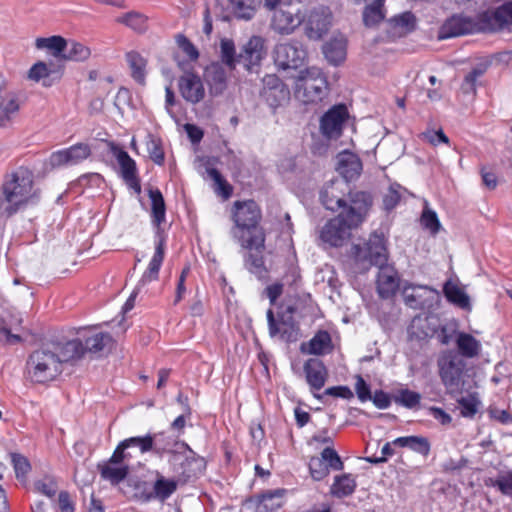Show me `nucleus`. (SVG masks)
Instances as JSON below:
<instances>
[{
	"label": "nucleus",
	"mask_w": 512,
	"mask_h": 512,
	"mask_svg": "<svg viewBox=\"0 0 512 512\" xmlns=\"http://www.w3.org/2000/svg\"><path fill=\"white\" fill-rule=\"evenodd\" d=\"M181 96L191 104H197L205 97L201 78L194 73H185L178 81Z\"/></svg>",
	"instance_id": "6ab92c4d"
},
{
	"label": "nucleus",
	"mask_w": 512,
	"mask_h": 512,
	"mask_svg": "<svg viewBox=\"0 0 512 512\" xmlns=\"http://www.w3.org/2000/svg\"><path fill=\"white\" fill-rule=\"evenodd\" d=\"M492 485L506 496L512 498V470L500 473Z\"/></svg>",
	"instance_id": "5fc2aeb1"
},
{
	"label": "nucleus",
	"mask_w": 512,
	"mask_h": 512,
	"mask_svg": "<svg viewBox=\"0 0 512 512\" xmlns=\"http://www.w3.org/2000/svg\"><path fill=\"white\" fill-rule=\"evenodd\" d=\"M35 46L37 49L49 50L53 56L59 57L68 47V42L62 36L54 35L51 37L37 38Z\"/></svg>",
	"instance_id": "a19ab883"
},
{
	"label": "nucleus",
	"mask_w": 512,
	"mask_h": 512,
	"mask_svg": "<svg viewBox=\"0 0 512 512\" xmlns=\"http://www.w3.org/2000/svg\"><path fill=\"white\" fill-rule=\"evenodd\" d=\"M29 379L34 383L53 381L62 373L60 361L49 346L42 347L30 354L26 364Z\"/></svg>",
	"instance_id": "6e6552de"
},
{
	"label": "nucleus",
	"mask_w": 512,
	"mask_h": 512,
	"mask_svg": "<svg viewBox=\"0 0 512 512\" xmlns=\"http://www.w3.org/2000/svg\"><path fill=\"white\" fill-rule=\"evenodd\" d=\"M261 96L273 109L285 105L290 100V91L286 84L275 74L263 77Z\"/></svg>",
	"instance_id": "ddd939ff"
},
{
	"label": "nucleus",
	"mask_w": 512,
	"mask_h": 512,
	"mask_svg": "<svg viewBox=\"0 0 512 512\" xmlns=\"http://www.w3.org/2000/svg\"><path fill=\"white\" fill-rule=\"evenodd\" d=\"M439 376L446 392L453 398L466 391L465 361L454 352L443 353L437 361Z\"/></svg>",
	"instance_id": "1a4fd4ad"
},
{
	"label": "nucleus",
	"mask_w": 512,
	"mask_h": 512,
	"mask_svg": "<svg viewBox=\"0 0 512 512\" xmlns=\"http://www.w3.org/2000/svg\"><path fill=\"white\" fill-rule=\"evenodd\" d=\"M309 471L311 477L315 481H321L326 478L330 471L328 466L325 465L323 460L320 457H312L309 461Z\"/></svg>",
	"instance_id": "864d4df0"
},
{
	"label": "nucleus",
	"mask_w": 512,
	"mask_h": 512,
	"mask_svg": "<svg viewBox=\"0 0 512 512\" xmlns=\"http://www.w3.org/2000/svg\"><path fill=\"white\" fill-rule=\"evenodd\" d=\"M132 78L139 84L145 83L146 78V59L136 51L127 52L125 55Z\"/></svg>",
	"instance_id": "c9c22d12"
},
{
	"label": "nucleus",
	"mask_w": 512,
	"mask_h": 512,
	"mask_svg": "<svg viewBox=\"0 0 512 512\" xmlns=\"http://www.w3.org/2000/svg\"><path fill=\"white\" fill-rule=\"evenodd\" d=\"M11 461L18 479L24 478L31 469L28 459L21 454L12 453Z\"/></svg>",
	"instance_id": "13d9d810"
},
{
	"label": "nucleus",
	"mask_w": 512,
	"mask_h": 512,
	"mask_svg": "<svg viewBox=\"0 0 512 512\" xmlns=\"http://www.w3.org/2000/svg\"><path fill=\"white\" fill-rule=\"evenodd\" d=\"M39 194V189L34 185L33 173L20 167L5 176L0 188V211L12 215L27 205L35 204Z\"/></svg>",
	"instance_id": "20e7f679"
},
{
	"label": "nucleus",
	"mask_w": 512,
	"mask_h": 512,
	"mask_svg": "<svg viewBox=\"0 0 512 512\" xmlns=\"http://www.w3.org/2000/svg\"><path fill=\"white\" fill-rule=\"evenodd\" d=\"M68 46L67 53L63 55L67 60L85 61L91 55L90 48L80 42L70 41L68 42Z\"/></svg>",
	"instance_id": "09e8293b"
},
{
	"label": "nucleus",
	"mask_w": 512,
	"mask_h": 512,
	"mask_svg": "<svg viewBox=\"0 0 512 512\" xmlns=\"http://www.w3.org/2000/svg\"><path fill=\"white\" fill-rule=\"evenodd\" d=\"M116 22L126 25L136 32H143L147 28V19L138 12H128L116 18Z\"/></svg>",
	"instance_id": "a18cd8bd"
},
{
	"label": "nucleus",
	"mask_w": 512,
	"mask_h": 512,
	"mask_svg": "<svg viewBox=\"0 0 512 512\" xmlns=\"http://www.w3.org/2000/svg\"><path fill=\"white\" fill-rule=\"evenodd\" d=\"M457 348L460 354L466 358H474L479 355L481 343L471 334L461 332L456 339Z\"/></svg>",
	"instance_id": "4c0bfd02"
},
{
	"label": "nucleus",
	"mask_w": 512,
	"mask_h": 512,
	"mask_svg": "<svg viewBox=\"0 0 512 512\" xmlns=\"http://www.w3.org/2000/svg\"><path fill=\"white\" fill-rule=\"evenodd\" d=\"M307 53L298 41H289L275 45L273 60L279 70H296L301 67Z\"/></svg>",
	"instance_id": "9b49d317"
},
{
	"label": "nucleus",
	"mask_w": 512,
	"mask_h": 512,
	"mask_svg": "<svg viewBox=\"0 0 512 512\" xmlns=\"http://www.w3.org/2000/svg\"><path fill=\"white\" fill-rule=\"evenodd\" d=\"M35 488L41 494L51 498L55 496L58 490L57 483L52 478H45L35 483Z\"/></svg>",
	"instance_id": "e2e57ef3"
},
{
	"label": "nucleus",
	"mask_w": 512,
	"mask_h": 512,
	"mask_svg": "<svg viewBox=\"0 0 512 512\" xmlns=\"http://www.w3.org/2000/svg\"><path fill=\"white\" fill-rule=\"evenodd\" d=\"M369 400H371L378 409H387L391 405L390 395L383 390H376Z\"/></svg>",
	"instance_id": "774afa93"
},
{
	"label": "nucleus",
	"mask_w": 512,
	"mask_h": 512,
	"mask_svg": "<svg viewBox=\"0 0 512 512\" xmlns=\"http://www.w3.org/2000/svg\"><path fill=\"white\" fill-rule=\"evenodd\" d=\"M265 247L260 251L249 250L244 256L245 268L258 279H263L267 275V268L263 257Z\"/></svg>",
	"instance_id": "473e14b6"
},
{
	"label": "nucleus",
	"mask_w": 512,
	"mask_h": 512,
	"mask_svg": "<svg viewBox=\"0 0 512 512\" xmlns=\"http://www.w3.org/2000/svg\"><path fill=\"white\" fill-rule=\"evenodd\" d=\"M348 188L347 183L343 180H331L328 182L320 193V199L326 209L336 211L339 208L346 209V203L343 198L344 190Z\"/></svg>",
	"instance_id": "a211bd4d"
},
{
	"label": "nucleus",
	"mask_w": 512,
	"mask_h": 512,
	"mask_svg": "<svg viewBox=\"0 0 512 512\" xmlns=\"http://www.w3.org/2000/svg\"><path fill=\"white\" fill-rule=\"evenodd\" d=\"M262 214L254 200L236 201L232 208L234 227L232 237L247 250L260 251L264 248L266 235L259 226Z\"/></svg>",
	"instance_id": "f03ea898"
},
{
	"label": "nucleus",
	"mask_w": 512,
	"mask_h": 512,
	"mask_svg": "<svg viewBox=\"0 0 512 512\" xmlns=\"http://www.w3.org/2000/svg\"><path fill=\"white\" fill-rule=\"evenodd\" d=\"M486 71L485 65H479L472 69L470 73H468L464 79L462 84V89L465 93L475 92L476 81L479 77H481Z\"/></svg>",
	"instance_id": "6e6d98bb"
},
{
	"label": "nucleus",
	"mask_w": 512,
	"mask_h": 512,
	"mask_svg": "<svg viewBox=\"0 0 512 512\" xmlns=\"http://www.w3.org/2000/svg\"><path fill=\"white\" fill-rule=\"evenodd\" d=\"M371 206V198L365 192L350 196V205L335 218L328 221L320 231V238L331 246H341L350 236L351 230L360 225Z\"/></svg>",
	"instance_id": "7ed1b4c3"
},
{
	"label": "nucleus",
	"mask_w": 512,
	"mask_h": 512,
	"mask_svg": "<svg viewBox=\"0 0 512 512\" xmlns=\"http://www.w3.org/2000/svg\"><path fill=\"white\" fill-rule=\"evenodd\" d=\"M391 22L395 27L401 28L404 32L413 30L415 25V16L411 12H404L400 15L394 16Z\"/></svg>",
	"instance_id": "680f3d73"
},
{
	"label": "nucleus",
	"mask_w": 512,
	"mask_h": 512,
	"mask_svg": "<svg viewBox=\"0 0 512 512\" xmlns=\"http://www.w3.org/2000/svg\"><path fill=\"white\" fill-rule=\"evenodd\" d=\"M110 151L119 164L121 176L126 184L135 192L140 193L141 185L137 174L136 162L125 150L114 143L110 144Z\"/></svg>",
	"instance_id": "dca6fc26"
},
{
	"label": "nucleus",
	"mask_w": 512,
	"mask_h": 512,
	"mask_svg": "<svg viewBox=\"0 0 512 512\" xmlns=\"http://www.w3.org/2000/svg\"><path fill=\"white\" fill-rule=\"evenodd\" d=\"M176 43L189 60L195 61L199 57V52L193 43L184 35L179 34L176 37Z\"/></svg>",
	"instance_id": "052dcab7"
},
{
	"label": "nucleus",
	"mask_w": 512,
	"mask_h": 512,
	"mask_svg": "<svg viewBox=\"0 0 512 512\" xmlns=\"http://www.w3.org/2000/svg\"><path fill=\"white\" fill-rule=\"evenodd\" d=\"M220 53L222 62L230 69H235L236 65L240 63L239 54L236 55L235 44L233 40L223 38L220 41Z\"/></svg>",
	"instance_id": "79ce46f5"
},
{
	"label": "nucleus",
	"mask_w": 512,
	"mask_h": 512,
	"mask_svg": "<svg viewBox=\"0 0 512 512\" xmlns=\"http://www.w3.org/2000/svg\"><path fill=\"white\" fill-rule=\"evenodd\" d=\"M421 223L432 234H436L440 230V227H441V224L439 222L436 212H434L433 210H431L427 207L423 210V213L421 216Z\"/></svg>",
	"instance_id": "4d7b16f0"
},
{
	"label": "nucleus",
	"mask_w": 512,
	"mask_h": 512,
	"mask_svg": "<svg viewBox=\"0 0 512 512\" xmlns=\"http://www.w3.org/2000/svg\"><path fill=\"white\" fill-rule=\"evenodd\" d=\"M421 401V395L418 392L409 390V389H401L394 396V402L398 405H401L407 409H414L419 406Z\"/></svg>",
	"instance_id": "de8ad7c7"
},
{
	"label": "nucleus",
	"mask_w": 512,
	"mask_h": 512,
	"mask_svg": "<svg viewBox=\"0 0 512 512\" xmlns=\"http://www.w3.org/2000/svg\"><path fill=\"white\" fill-rule=\"evenodd\" d=\"M355 391L361 402H366L372 398L370 386L366 383L362 376H356Z\"/></svg>",
	"instance_id": "69168bd1"
},
{
	"label": "nucleus",
	"mask_w": 512,
	"mask_h": 512,
	"mask_svg": "<svg viewBox=\"0 0 512 512\" xmlns=\"http://www.w3.org/2000/svg\"><path fill=\"white\" fill-rule=\"evenodd\" d=\"M179 480L176 478H166L161 473L156 472V480L153 484V496L156 500L164 503L177 490Z\"/></svg>",
	"instance_id": "c756f323"
},
{
	"label": "nucleus",
	"mask_w": 512,
	"mask_h": 512,
	"mask_svg": "<svg viewBox=\"0 0 512 512\" xmlns=\"http://www.w3.org/2000/svg\"><path fill=\"white\" fill-rule=\"evenodd\" d=\"M320 458L323 460L325 465L328 466L329 471H341L344 468V463L337 453V451L332 448L331 446H328L323 449V451L320 454Z\"/></svg>",
	"instance_id": "3c124183"
},
{
	"label": "nucleus",
	"mask_w": 512,
	"mask_h": 512,
	"mask_svg": "<svg viewBox=\"0 0 512 512\" xmlns=\"http://www.w3.org/2000/svg\"><path fill=\"white\" fill-rule=\"evenodd\" d=\"M446 299L461 309L470 310V298L467 293L457 284L448 281L443 287Z\"/></svg>",
	"instance_id": "72a5a7b5"
},
{
	"label": "nucleus",
	"mask_w": 512,
	"mask_h": 512,
	"mask_svg": "<svg viewBox=\"0 0 512 512\" xmlns=\"http://www.w3.org/2000/svg\"><path fill=\"white\" fill-rule=\"evenodd\" d=\"M474 30V23L471 19L455 15L445 21L442 25L439 37L441 39H447L457 37L465 34L472 33Z\"/></svg>",
	"instance_id": "5701e85b"
},
{
	"label": "nucleus",
	"mask_w": 512,
	"mask_h": 512,
	"mask_svg": "<svg viewBox=\"0 0 512 512\" xmlns=\"http://www.w3.org/2000/svg\"><path fill=\"white\" fill-rule=\"evenodd\" d=\"M51 350L55 351L60 365L81 358L85 353L83 342L80 339H73L65 343H57L49 346Z\"/></svg>",
	"instance_id": "393cba45"
},
{
	"label": "nucleus",
	"mask_w": 512,
	"mask_h": 512,
	"mask_svg": "<svg viewBox=\"0 0 512 512\" xmlns=\"http://www.w3.org/2000/svg\"><path fill=\"white\" fill-rule=\"evenodd\" d=\"M356 486V479L352 474L336 475L330 487V494L336 498L348 497L354 493Z\"/></svg>",
	"instance_id": "7c9ffc66"
},
{
	"label": "nucleus",
	"mask_w": 512,
	"mask_h": 512,
	"mask_svg": "<svg viewBox=\"0 0 512 512\" xmlns=\"http://www.w3.org/2000/svg\"><path fill=\"white\" fill-rule=\"evenodd\" d=\"M336 170L343 177V181L348 183L360 176L362 171V162L356 154L344 151L339 153L337 156Z\"/></svg>",
	"instance_id": "4be33fe9"
},
{
	"label": "nucleus",
	"mask_w": 512,
	"mask_h": 512,
	"mask_svg": "<svg viewBox=\"0 0 512 512\" xmlns=\"http://www.w3.org/2000/svg\"><path fill=\"white\" fill-rule=\"evenodd\" d=\"M351 253L360 270L366 271L372 266L379 267L377 292L383 299L393 297L399 288V277L393 267L386 265L388 253L383 236L371 235L362 246L353 245Z\"/></svg>",
	"instance_id": "f257e3e1"
},
{
	"label": "nucleus",
	"mask_w": 512,
	"mask_h": 512,
	"mask_svg": "<svg viewBox=\"0 0 512 512\" xmlns=\"http://www.w3.org/2000/svg\"><path fill=\"white\" fill-rule=\"evenodd\" d=\"M347 42L343 36L330 39L323 45V54L326 60L334 66L342 63L346 58Z\"/></svg>",
	"instance_id": "cd10ccee"
},
{
	"label": "nucleus",
	"mask_w": 512,
	"mask_h": 512,
	"mask_svg": "<svg viewBox=\"0 0 512 512\" xmlns=\"http://www.w3.org/2000/svg\"><path fill=\"white\" fill-rule=\"evenodd\" d=\"M267 321L269 334L271 337H275L278 334H280L282 332L281 325L286 324V321L284 320L283 316H281L279 320L275 319L272 309H268L267 311Z\"/></svg>",
	"instance_id": "338daca9"
},
{
	"label": "nucleus",
	"mask_w": 512,
	"mask_h": 512,
	"mask_svg": "<svg viewBox=\"0 0 512 512\" xmlns=\"http://www.w3.org/2000/svg\"><path fill=\"white\" fill-rule=\"evenodd\" d=\"M134 438L150 439L151 448L146 450L145 453L153 451L159 457L169 454L168 463L172 471L184 478L190 477V472L186 469L187 465L202 461L187 443L164 437L163 434L148 433L144 436H135Z\"/></svg>",
	"instance_id": "39448f33"
},
{
	"label": "nucleus",
	"mask_w": 512,
	"mask_h": 512,
	"mask_svg": "<svg viewBox=\"0 0 512 512\" xmlns=\"http://www.w3.org/2000/svg\"><path fill=\"white\" fill-rule=\"evenodd\" d=\"M330 14L326 8L320 7L310 11L306 22V34L310 39L321 38L329 29Z\"/></svg>",
	"instance_id": "412c9836"
},
{
	"label": "nucleus",
	"mask_w": 512,
	"mask_h": 512,
	"mask_svg": "<svg viewBox=\"0 0 512 512\" xmlns=\"http://www.w3.org/2000/svg\"><path fill=\"white\" fill-rule=\"evenodd\" d=\"M131 448H138L141 454L151 448L150 439L126 438L119 442L111 457L98 464V470L102 479L118 485L129 474L128 462L133 458Z\"/></svg>",
	"instance_id": "423d86ee"
},
{
	"label": "nucleus",
	"mask_w": 512,
	"mask_h": 512,
	"mask_svg": "<svg viewBox=\"0 0 512 512\" xmlns=\"http://www.w3.org/2000/svg\"><path fill=\"white\" fill-rule=\"evenodd\" d=\"M434 290L426 285L406 283L402 288L405 304L412 309H423L431 302Z\"/></svg>",
	"instance_id": "aec40b11"
},
{
	"label": "nucleus",
	"mask_w": 512,
	"mask_h": 512,
	"mask_svg": "<svg viewBox=\"0 0 512 512\" xmlns=\"http://www.w3.org/2000/svg\"><path fill=\"white\" fill-rule=\"evenodd\" d=\"M332 348L331 336L327 331H318L308 342H303L300 351L308 355H323Z\"/></svg>",
	"instance_id": "bb28decb"
},
{
	"label": "nucleus",
	"mask_w": 512,
	"mask_h": 512,
	"mask_svg": "<svg viewBox=\"0 0 512 512\" xmlns=\"http://www.w3.org/2000/svg\"><path fill=\"white\" fill-rule=\"evenodd\" d=\"M262 0H230L234 16L241 20H251Z\"/></svg>",
	"instance_id": "58836bf2"
},
{
	"label": "nucleus",
	"mask_w": 512,
	"mask_h": 512,
	"mask_svg": "<svg viewBox=\"0 0 512 512\" xmlns=\"http://www.w3.org/2000/svg\"><path fill=\"white\" fill-rule=\"evenodd\" d=\"M165 254V239L158 233V240L155 243V252L149 262V265L144 272L141 282L143 284L155 281L158 279L159 270L164 260Z\"/></svg>",
	"instance_id": "a878e982"
},
{
	"label": "nucleus",
	"mask_w": 512,
	"mask_h": 512,
	"mask_svg": "<svg viewBox=\"0 0 512 512\" xmlns=\"http://www.w3.org/2000/svg\"><path fill=\"white\" fill-rule=\"evenodd\" d=\"M349 112L344 104L332 106L320 118L319 130L322 136L329 140L341 137L343 128L348 120Z\"/></svg>",
	"instance_id": "f8f14e48"
},
{
	"label": "nucleus",
	"mask_w": 512,
	"mask_h": 512,
	"mask_svg": "<svg viewBox=\"0 0 512 512\" xmlns=\"http://www.w3.org/2000/svg\"><path fill=\"white\" fill-rule=\"evenodd\" d=\"M206 80L213 94H221L226 88V72L219 64H213L206 70Z\"/></svg>",
	"instance_id": "f704fd0d"
},
{
	"label": "nucleus",
	"mask_w": 512,
	"mask_h": 512,
	"mask_svg": "<svg viewBox=\"0 0 512 512\" xmlns=\"http://www.w3.org/2000/svg\"><path fill=\"white\" fill-rule=\"evenodd\" d=\"M384 18L381 10V3L377 1L374 5L367 6L363 12L364 24L368 27L377 25Z\"/></svg>",
	"instance_id": "603ef678"
},
{
	"label": "nucleus",
	"mask_w": 512,
	"mask_h": 512,
	"mask_svg": "<svg viewBox=\"0 0 512 512\" xmlns=\"http://www.w3.org/2000/svg\"><path fill=\"white\" fill-rule=\"evenodd\" d=\"M207 173L217 185V191L221 193L225 198H228L231 195L232 188L222 177L221 173L215 168L207 169Z\"/></svg>",
	"instance_id": "bf43d9fd"
},
{
	"label": "nucleus",
	"mask_w": 512,
	"mask_h": 512,
	"mask_svg": "<svg viewBox=\"0 0 512 512\" xmlns=\"http://www.w3.org/2000/svg\"><path fill=\"white\" fill-rule=\"evenodd\" d=\"M306 381L312 390H320L324 387L328 372L324 363L317 358H310L304 363Z\"/></svg>",
	"instance_id": "b1692460"
},
{
	"label": "nucleus",
	"mask_w": 512,
	"mask_h": 512,
	"mask_svg": "<svg viewBox=\"0 0 512 512\" xmlns=\"http://www.w3.org/2000/svg\"><path fill=\"white\" fill-rule=\"evenodd\" d=\"M147 151L150 159L157 165H162L165 160L164 150L162 147V141L152 135L148 134L146 141Z\"/></svg>",
	"instance_id": "49530a36"
},
{
	"label": "nucleus",
	"mask_w": 512,
	"mask_h": 512,
	"mask_svg": "<svg viewBox=\"0 0 512 512\" xmlns=\"http://www.w3.org/2000/svg\"><path fill=\"white\" fill-rule=\"evenodd\" d=\"M23 316L20 312L9 309L0 316V338L8 344H16L22 341L19 331L24 330Z\"/></svg>",
	"instance_id": "f3484780"
},
{
	"label": "nucleus",
	"mask_w": 512,
	"mask_h": 512,
	"mask_svg": "<svg viewBox=\"0 0 512 512\" xmlns=\"http://www.w3.org/2000/svg\"><path fill=\"white\" fill-rule=\"evenodd\" d=\"M305 20L300 8L291 4H280L273 9L270 28L277 34H292Z\"/></svg>",
	"instance_id": "9d476101"
},
{
	"label": "nucleus",
	"mask_w": 512,
	"mask_h": 512,
	"mask_svg": "<svg viewBox=\"0 0 512 512\" xmlns=\"http://www.w3.org/2000/svg\"><path fill=\"white\" fill-rule=\"evenodd\" d=\"M19 109V97L15 93L5 95L0 102V127L8 126Z\"/></svg>",
	"instance_id": "2f4dec72"
},
{
	"label": "nucleus",
	"mask_w": 512,
	"mask_h": 512,
	"mask_svg": "<svg viewBox=\"0 0 512 512\" xmlns=\"http://www.w3.org/2000/svg\"><path fill=\"white\" fill-rule=\"evenodd\" d=\"M91 155V148L86 143H77L69 148L53 152L49 157L52 168L78 165Z\"/></svg>",
	"instance_id": "4468645a"
},
{
	"label": "nucleus",
	"mask_w": 512,
	"mask_h": 512,
	"mask_svg": "<svg viewBox=\"0 0 512 512\" xmlns=\"http://www.w3.org/2000/svg\"><path fill=\"white\" fill-rule=\"evenodd\" d=\"M328 81L316 66L301 70L295 80V97L304 104H316L328 95Z\"/></svg>",
	"instance_id": "0eeeda50"
},
{
	"label": "nucleus",
	"mask_w": 512,
	"mask_h": 512,
	"mask_svg": "<svg viewBox=\"0 0 512 512\" xmlns=\"http://www.w3.org/2000/svg\"><path fill=\"white\" fill-rule=\"evenodd\" d=\"M410 332L417 338L422 339L433 336L435 333V327L431 326L429 317L418 316L413 318L410 325Z\"/></svg>",
	"instance_id": "c03bdc74"
},
{
	"label": "nucleus",
	"mask_w": 512,
	"mask_h": 512,
	"mask_svg": "<svg viewBox=\"0 0 512 512\" xmlns=\"http://www.w3.org/2000/svg\"><path fill=\"white\" fill-rule=\"evenodd\" d=\"M50 75V70L46 63L37 62L29 70V79L39 82L42 79L47 78Z\"/></svg>",
	"instance_id": "0e129e2a"
},
{
	"label": "nucleus",
	"mask_w": 512,
	"mask_h": 512,
	"mask_svg": "<svg viewBox=\"0 0 512 512\" xmlns=\"http://www.w3.org/2000/svg\"><path fill=\"white\" fill-rule=\"evenodd\" d=\"M282 491L275 490L264 493L258 503L259 512H275L282 506Z\"/></svg>",
	"instance_id": "37998d69"
},
{
	"label": "nucleus",
	"mask_w": 512,
	"mask_h": 512,
	"mask_svg": "<svg viewBox=\"0 0 512 512\" xmlns=\"http://www.w3.org/2000/svg\"><path fill=\"white\" fill-rule=\"evenodd\" d=\"M393 444L402 448H408L411 451L427 457L431 450V444L428 438L424 436H403L393 440Z\"/></svg>",
	"instance_id": "c85d7f7f"
},
{
	"label": "nucleus",
	"mask_w": 512,
	"mask_h": 512,
	"mask_svg": "<svg viewBox=\"0 0 512 512\" xmlns=\"http://www.w3.org/2000/svg\"><path fill=\"white\" fill-rule=\"evenodd\" d=\"M148 196L151 200V218L152 223L160 226L165 221L166 206L163 195L159 189H149Z\"/></svg>",
	"instance_id": "e433bc0d"
},
{
	"label": "nucleus",
	"mask_w": 512,
	"mask_h": 512,
	"mask_svg": "<svg viewBox=\"0 0 512 512\" xmlns=\"http://www.w3.org/2000/svg\"><path fill=\"white\" fill-rule=\"evenodd\" d=\"M113 339L110 334L104 332H94L85 338L83 343L85 352L98 353L110 348Z\"/></svg>",
	"instance_id": "ea45409f"
},
{
	"label": "nucleus",
	"mask_w": 512,
	"mask_h": 512,
	"mask_svg": "<svg viewBox=\"0 0 512 512\" xmlns=\"http://www.w3.org/2000/svg\"><path fill=\"white\" fill-rule=\"evenodd\" d=\"M457 402L461 407V415L464 417H473L480 405L477 393H470L465 397L457 398Z\"/></svg>",
	"instance_id": "8fccbe9b"
},
{
	"label": "nucleus",
	"mask_w": 512,
	"mask_h": 512,
	"mask_svg": "<svg viewBox=\"0 0 512 512\" xmlns=\"http://www.w3.org/2000/svg\"><path fill=\"white\" fill-rule=\"evenodd\" d=\"M267 55L266 40L259 35H253L243 44L239 57L246 70L252 71L260 66Z\"/></svg>",
	"instance_id": "2eb2a0df"
}]
</instances>
